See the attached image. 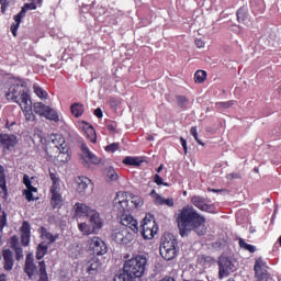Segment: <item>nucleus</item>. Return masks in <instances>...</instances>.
Returning <instances> with one entry per match:
<instances>
[{
	"label": "nucleus",
	"instance_id": "nucleus-1",
	"mask_svg": "<svg viewBox=\"0 0 281 281\" xmlns=\"http://www.w3.org/2000/svg\"><path fill=\"white\" fill-rule=\"evenodd\" d=\"M181 238H186L195 232L198 236H205V228L199 231L205 225V216L199 214L194 206L187 205L179 211L176 218Z\"/></svg>",
	"mask_w": 281,
	"mask_h": 281
},
{
	"label": "nucleus",
	"instance_id": "nucleus-2",
	"mask_svg": "<svg viewBox=\"0 0 281 281\" xmlns=\"http://www.w3.org/2000/svg\"><path fill=\"white\" fill-rule=\"evenodd\" d=\"M76 216H87L89 218L90 224L89 226L87 223H81L78 225L79 232L83 233L85 236H89L91 234H98L100 229H102V218L100 217V213L89 205L85 203H76L75 206Z\"/></svg>",
	"mask_w": 281,
	"mask_h": 281
},
{
	"label": "nucleus",
	"instance_id": "nucleus-3",
	"mask_svg": "<svg viewBox=\"0 0 281 281\" xmlns=\"http://www.w3.org/2000/svg\"><path fill=\"white\" fill-rule=\"evenodd\" d=\"M113 211L117 212L119 216H121V225H123V227L134 232V234L139 232L137 220L133 218L132 215L126 214V212H131V204H128V193L122 191L116 193L113 201Z\"/></svg>",
	"mask_w": 281,
	"mask_h": 281
},
{
	"label": "nucleus",
	"instance_id": "nucleus-4",
	"mask_svg": "<svg viewBox=\"0 0 281 281\" xmlns=\"http://www.w3.org/2000/svg\"><path fill=\"white\" fill-rule=\"evenodd\" d=\"M148 259L145 256L137 255L123 265V272L116 274L113 281H135V278H142L146 272Z\"/></svg>",
	"mask_w": 281,
	"mask_h": 281
},
{
	"label": "nucleus",
	"instance_id": "nucleus-5",
	"mask_svg": "<svg viewBox=\"0 0 281 281\" xmlns=\"http://www.w3.org/2000/svg\"><path fill=\"white\" fill-rule=\"evenodd\" d=\"M7 100H12L16 102L22 111H30V104H32V99H30V89L27 88V82L20 80L18 83L12 85L9 91L5 93Z\"/></svg>",
	"mask_w": 281,
	"mask_h": 281
},
{
	"label": "nucleus",
	"instance_id": "nucleus-6",
	"mask_svg": "<svg viewBox=\"0 0 281 281\" xmlns=\"http://www.w3.org/2000/svg\"><path fill=\"white\" fill-rule=\"evenodd\" d=\"M179 241L175 236L168 234L161 238L160 244V256L164 260L170 261L175 260L179 256Z\"/></svg>",
	"mask_w": 281,
	"mask_h": 281
},
{
	"label": "nucleus",
	"instance_id": "nucleus-7",
	"mask_svg": "<svg viewBox=\"0 0 281 281\" xmlns=\"http://www.w3.org/2000/svg\"><path fill=\"white\" fill-rule=\"evenodd\" d=\"M140 229H142V236L145 238V240H153L155 238V234L159 232V227L157 226V222H155V217L146 216L142 224H140Z\"/></svg>",
	"mask_w": 281,
	"mask_h": 281
},
{
	"label": "nucleus",
	"instance_id": "nucleus-8",
	"mask_svg": "<svg viewBox=\"0 0 281 281\" xmlns=\"http://www.w3.org/2000/svg\"><path fill=\"white\" fill-rule=\"evenodd\" d=\"M36 8H38L35 3L31 2V3H24V5L21 8V11L15 14L13 16V21L15 23L11 24V33L13 34V36L16 38L18 33L19 32V27L21 26V21H23V19H25V15L27 14L29 10H36Z\"/></svg>",
	"mask_w": 281,
	"mask_h": 281
},
{
	"label": "nucleus",
	"instance_id": "nucleus-9",
	"mask_svg": "<svg viewBox=\"0 0 281 281\" xmlns=\"http://www.w3.org/2000/svg\"><path fill=\"white\" fill-rule=\"evenodd\" d=\"M135 235L127 227L115 228L112 233V239L119 245H128L133 243Z\"/></svg>",
	"mask_w": 281,
	"mask_h": 281
},
{
	"label": "nucleus",
	"instance_id": "nucleus-10",
	"mask_svg": "<svg viewBox=\"0 0 281 281\" xmlns=\"http://www.w3.org/2000/svg\"><path fill=\"white\" fill-rule=\"evenodd\" d=\"M87 247L89 251H92L94 256H104V254L109 251V248L106 247L104 240H102V238L98 236L91 237L87 241Z\"/></svg>",
	"mask_w": 281,
	"mask_h": 281
},
{
	"label": "nucleus",
	"instance_id": "nucleus-11",
	"mask_svg": "<svg viewBox=\"0 0 281 281\" xmlns=\"http://www.w3.org/2000/svg\"><path fill=\"white\" fill-rule=\"evenodd\" d=\"M191 203L194 207H198L201 212H207L209 214H216V206L214 204H207V200L201 195H194L191 198Z\"/></svg>",
	"mask_w": 281,
	"mask_h": 281
},
{
	"label": "nucleus",
	"instance_id": "nucleus-12",
	"mask_svg": "<svg viewBox=\"0 0 281 281\" xmlns=\"http://www.w3.org/2000/svg\"><path fill=\"white\" fill-rule=\"evenodd\" d=\"M266 263L263 262L262 258H259L255 261L254 271L255 278L257 281H269L271 280V274L267 269H265Z\"/></svg>",
	"mask_w": 281,
	"mask_h": 281
},
{
	"label": "nucleus",
	"instance_id": "nucleus-13",
	"mask_svg": "<svg viewBox=\"0 0 281 281\" xmlns=\"http://www.w3.org/2000/svg\"><path fill=\"white\" fill-rule=\"evenodd\" d=\"M232 267L234 265L232 263V260H229L227 257H223L218 261V278L220 280H223V278L229 277V273H232Z\"/></svg>",
	"mask_w": 281,
	"mask_h": 281
},
{
	"label": "nucleus",
	"instance_id": "nucleus-14",
	"mask_svg": "<svg viewBox=\"0 0 281 281\" xmlns=\"http://www.w3.org/2000/svg\"><path fill=\"white\" fill-rule=\"evenodd\" d=\"M36 271H38V267H36V263L34 262V254L29 252L25 258L24 273L32 280V278L36 276Z\"/></svg>",
	"mask_w": 281,
	"mask_h": 281
},
{
	"label": "nucleus",
	"instance_id": "nucleus-15",
	"mask_svg": "<svg viewBox=\"0 0 281 281\" xmlns=\"http://www.w3.org/2000/svg\"><path fill=\"white\" fill-rule=\"evenodd\" d=\"M2 265L4 271H12L14 269V252L10 248L2 250Z\"/></svg>",
	"mask_w": 281,
	"mask_h": 281
},
{
	"label": "nucleus",
	"instance_id": "nucleus-16",
	"mask_svg": "<svg viewBox=\"0 0 281 281\" xmlns=\"http://www.w3.org/2000/svg\"><path fill=\"white\" fill-rule=\"evenodd\" d=\"M21 232V244L23 247H27L30 245V238H32V226L30 222L24 221L20 228Z\"/></svg>",
	"mask_w": 281,
	"mask_h": 281
},
{
	"label": "nucleus",
	"instance_id": "nucleus-17",
	"mask_svg": "<svg viewBox=\"0 0 281 281\" xmlns=\"http://www.w3.org/2000/svg\"><path fill=\"white\" fill-rule=\"evenodd\" d=\"M76 192L82 196L87 194V190H89V186H91V179L85 176H79L76 179Z\"/></svg>",
	"mask_w": 281,
	"mask_h": 281
},
{
	"label": "nucleus",
	"instance_id": "nucleus-18",
	"mask_svg": "<svg viewBox=\"0 0 281 281\" xmlns=\"http://www.w3.org/2000/svg\"><path fill=\"white\" fill-rule=\"evenodd\" d=\"M49 140L55 146L56 150H67V142L63 134H52Z\"/></svg>",
	"mask_w": 281,
	"mask_h": 281
},
{
	"label": "nucleus",
	"instance_id": "nucleus-19",
	"mask_svg": "<svg viewBox=\"0 0 281 281\" xmlns=\"http://www.w3.org/2000/svg\"><path fill=\"white\" fill-rule=\"evenodd\" d=\"M38 233L40 238H42V240H47L48 245H54V243H56L58 238H60L59 234L54 235L49 233L45 226L40 227Z\"/></svg>",
	"mask_w": 281,
	"mask_h": 281
},
{
	"label": "nucleus",
	"instance_id": "nucleus-20",
	"mask_svg": "<svg viewBox=\"0 0 281 281\" xmlns=\"http://www.w3.org/2000/svg\"><path fill=\"white\" fill-rule=\"evenodd\" d=\"M16 136L10 134H0V144L3 148L10 150V148H14L16 146Z\"/></svg>",
	"mask_w": 281,
	"mask_h": 281
},
{
	"label": "nucleus",
	"instance_id": "nucleus-21",
	"mask_svg": "<svg viewBox=\"0 0 281 281\" xmlns=\"http://www.w3.org/2000/svg\"><path fill=\"white\" fill-rule=\"evenodd\" d=\"M11 249L14 250L15 254V260L18 262H21V260H23V248L19 245V239L16 238V236L11 237Z\"/></svg>",
	"mask_w": 281,
	"mask_h": 281
},
{
	"label": "nucleus",
	"instance_id": "nucleus-22",
	"mask_svg": "<svg viewBox=\"0 0 281 281\" xmlns=\"http://www.w3.org/2000/svg\"><path fill=\"white\" fill-rule=\"evenodd\" d=\"M81 151L83 153L85 157L89 158L91 164H94L95 166H98V164H102V158H98L95 154L91 153L87 144H81Z\"/></svg>",
	"mask_w": 281,
	"mask_h": 281
},
{
	"label": "nucleus",
	"instance_id": "nucleus-23",
	"mask_svg": "<svg viewBox=\"0 0 281 281\" xmlns=\"http://www.w3.org/2000/svg\"><path fill=\"white\" fill-rule=\"evenodd\" d=\"M83 133L87 139H90L92 144H95V142H98V136L95 135V128L93 127V125L86 123V125L83 126Z\"/></svg>",
	"mask_w": 281,
	"mask_h": 281
},
{
	"label": "nucleus",
	"instance_id": "nucleus-24",
	"mask_svg": "<svg viewBox=\"0 0 281 281\" xmlns=\"http://www.w3.org/2000/svg\"><path fill=\"white\" fill-rule=\"evenodd\" d=\"M102 269V262L98 258H92L88 261V273H98Z\"/></svg>",
	"mask_w": 281,
	"mask_h": 281
},
{
	"label": "nucleus",
	"instance_id": "nucleus-25",
	"mask_svg": "<svg viewBox=\"0 0 281 281\" xmlns=\"http://www.w3.org/2000/svg\"><path fill=\"white\" fill-rule=\"evenodd\" d=\"M48 249H49V246H47V244H45V241L40 243L36 248V252H35L36 260H43V258H45V256H47Z\"/></svg>",
	"mask_w": 281,
	"mask_h": 281
},
{
	"label": "nucleus",
	"instance_id": "nucleus-26",
	"mask_svg": "<svg viewBox=\"0 0 281 281\" xmlns=\"http://www.w3.org/2000/svg\"><path fill=\"white\" fill-rule=\"evenodd\" d=\"M50 205L53 210H59L63 205V195L60 193H52Z\"/></svg>",
	"mask_w": 281,
	"mask_h": 281
},
{
	"label": "nucleus",
	"instance_id": "nucleus-27",
	"mask_svg": "<svg viewBox=\"0 0 281 281\" xmlns=\"http://www.w3.org/2000/svg\"><path fill=\"white\" fill-rule=\"evenodd\" d=\"M156 203L157 205H167V207H175V199L172 198L165 199L159 194H156Z\"/></svg>",
	"mask_w": 281,
	"mask_h": 281
},
{
	"label": "nucleus",
	"instance_id": "nucleus-28",
	"mask_svg": "<svg viewBox=\"0 0 281 281\" xmlns=\"http://www.w3.org/2000/svg\"><path fill=\"white\" fill-rule=\"evenodd\" d=\"M70 111L75 117H81L82 113H85V105L82 103H72Z\"/></svg>",
	"mask_w": 281,
	"mask_h": 281
},
{
	"label": "nucleus",
	"instance_id": "nucleus-29",
	"mask_svg": "<svg viewBox=\"0 0 281 281\" xmlns=\"http://www.w3.org/2000/svg\"><path fill=\"white\" fill-rule=\"evenodd\" d=\"M46 120H50V122H59L60 117L58 116V112L52 108H47L46 112L44 113V116Z\"/></svg>",
	"mask_w": 281,
	"mask_h": 281
},
{
	"label": "nucleus",
	"instance_id": "nucleus-30",
	"mask_svg": "<svg viewBox=\"0 0 281 281\" xmlns=\"http://www.w3.org/2000/svg\"><path fill=\"white\" fill-rule=\"evenodd\" d=\"M0 188L4 194H8V186L5 181V167L0 165Z\"/></svg>",
	"mask_w": 281,
	"mask_h": 281
},
{
	"label": "nucleus",
	"instance_id": "nucleus-31",
	"mask_svg": "<svg viewBox=\"0 0 281 281\" xmlns=\"http://www.w3.org/2000/svg\"><path fill=\"white\" fill-rule=\"evenodd\" d=\"M40 267V278L37 281H49V277L47 276V265L44 261L38 262Z\"/></svg>",
	"mask_w": 281,
	"mask_h": 281
},
{
	"label": "nucleus",
	"instance_id": "nucleus-32",
	"mask_svg": "<svg viewBox=\"0 0 281 281\" xmlns=\"http://www.w3.org/2000/svg\"><path fill=\"white\" fill-rule=\"evenodd\" d=\"M176 101L179 109H182V111H186V109H188V104L190 103V99L181 94L176 95Z\"/></svg>",
	"mask_w": 281,
	"mask_h": 281
},
{
	"label": "nucleus",
	"instance_id": "nucleus-33",
	"mask_svg": "<svg viewBox=\"0 0 281 281\" xmlns=\"http://www.w3.org/2000/svg\"><path fill=\"white\" fill-rule=\"evenodd\" d=\"M47 109H48V105H45L43 102H36L33 105V111H34V113H36V115L44 116Z\"/></svg>",
	"mask_w": 281,
	"mask_h": 281
},
{
	"label": "nucleus",
	"instance_id": "nucleus-34",
	"mask_svg": "<svg viewBox=\"0 0 281 281\" xmlns=\"http://www.w3.org/2000/svg\"><path fill=\"white\" fill-rule=\"evenodd\" d=\"M238 245H239L240 249H244V251H249V254H256V246H254L251 244H247V241H245V239L239 238Z\"/></svg>",
	"mask_w": 281,
	"mask_h": 281
},
{
	"label": "nucleus",
	"instance_id": "nucleus-35",
	"mask_svg": "<svg viewBox=\"0 0 281 281\" xmlns=\"http://www.w3.org/2000/svg\"><path fill=\"white\" fill-rule=\"evenodd\" d=\"M198 261L200 262V265H209V266H212L214 265V262H216V259L212 256H207V255H200L198 257Z\"/></svg>",
	"mask_w": 281,
	"mask_h": 281
},
{
	"label": "nucleus",
	"instance_id": "nucleus-36",
	"mask_svg": "<svg viewBox=\"0 0 281 281\" xmlns=\"http://www.w3.org/2000/svg\"><path fill=\"white\" fill-rule=\"evenodd\" d=\"M67 150H69L68 147H66V150H57V153H59L57 159L60 164H67L70 161L71 156H69V153H67Z\"/></svg>",
	"mask_w": 281,
	"mask_h": 281
},
{
	"label": "nucleus",
	"instance_id": "nucleus-37",
	"mask_svg": "<svg viewBox=\"0 0 281 281\" xmlns=\"http://www.w3.org/2000/svg\"><path fill=\"white\" fill-rule=\"evenodd\" d=\"M33 192H38V189L36 187H30V189H26L23 191V194L26 199V201L32 202V201H36V199L34 198Z\"/></svg>",
	"mask_w": 281,
	"mask_h": 281
},
{
	"label": "nucleus",
	"instance_id": "nucleus-38",
	"mask_svg": "<svg viewBox=\"0 0 281 281\" xmlns=\"http://www.w3.org/2000/svg\"><path fill=\"white\" fill-rule=\"evenodd\" d=\"M33 91L37 98H41L42 100H46L47 98V91L43 90L38 83L33 85Z\"/></svg>",
	"mask_w": 281,
	"mask_h": 281
},
{
	"label": "nucleus",
	"instance_id": "nucleus-39",
	"mask_svg": "<svg viewBox=\"0 0 281 281\" xmlns=\"http://www.w3.org/2000/svg\"><path fill=\"white\" fill-rule=\"evenodd\" d=\"M207 78V72L205 70H196L194 75V80L196 83L201 85L205 82Z\"/></svg>",
	"mask_w": 281,
	"mask_h": 281
},
{
	"label": "nucleus",
	"instance_id": "nucleus-40",
	"mask_svg": "<svg viewBox=\"0 0 281 281\" xmlns=\"http://www.w3.org/2000/svg\"><path fill=\"white\" fill-rule=\"evenodd\" d=\"M238 23H245L247 21V9L241 7L236 12Z\"/></svg>",
	"mask_w": 281,
	"mask_h": 281
},
{
	"label": "nucleus",
	"instance_id": "nucleus-41",
	"mask_svg": "<svg viewBox=\"0 0 281 281\" xmlns=\"http://www.w3.org/2000/svg\"><path fill=\"white\" fill-rule=\"evenodd\" d=\"M132 205H130L131 210H137V207H142L144 205V201L142 200V198L137 196V195H133L132 198Z\"/></svg>",
	"mask_w": 281,
	"mask_h": 281
},
{
	"label": "nucleus",
	"instance_id": "nucleus-42",
	"mask_svg": "<svg viewBox=\"0 0 281 281\" xmlns=\"http://www.w3.org/2000/svg\"><path fill=\"white\" fill-rule=\"evenodd\" d=\"M125 166H140V162L137 158L127 156L123 159Z\"/></svg>",
	"mask_w": 281,
	"mask_h": 281
},
{
	"label": "nucleus",
	"instance_id": "nucleus-43",
	"mask_svg": "<svg viewBox=\"0 0 281 281\" xmlns=\"http://www.w3.org/2000/svg\"><path fill=\"white\" fill-rule=\"evenodd\" d=\"M154 183H156V186H164L165 188H170V184L168 182H164V178H161V176H159V173L154 175Z\"/></svg>",
	"mask_w": 281,
	"mask_h": 281
},
{
	"label": "nucleus",
	"instance_id": "nucleus-44",
	"mask_svg": "<svg viewBox=\"0 0 281 281\" xmlns=\"http://www.w3.org/2000/svg\"><path fill=\"white\" fill-rule=\"evenodd\" d=\"M190 135H192V137L195 139V142L200 145V146H205V144H203V142H201V139H199V133L196 132V126H192L190 128Z\"/></svg>",
	"mask_w": 281,
	"mask_h": 281
},
{
	"label": "nucleus",
	"instance_id": "nucleus-45",
	"mask_svg": "<svg viewBox=\"0 0 281 281\" xmlns=\"http://www.w3.org/2000/svg\"><path fill=\"white\" fill-rule=\"evenodd\" d=\"M106 177L110 181H117V172H115V169H113V167H110L108 169Z\"/></svg>",
	"mask_w": 281,
	"mask_h": 281
},
{
	"label": "nucleus",
	"instance_id": "nucleus-46",
	"mask_svg": "<svg viewBox=\"0 0 281 281\" xmlns=\"http://www.w3.org/2000/svg\"><path fill=\"white\" fill-rule=\"evenodd\" d=\"M119 149H120V143H112V144L105 146L106 153H115Z\"/></svg>",
	"mask_w": 281,
	"mask_h": 281
},
{
	"label": "nucleus",
	"instance_id": "nucleus-47",
	"mask_svg": "<svg viewBox=\"0 0 281 281\" xmlns=\"http://www.w3.org/2000/svg\"><path fill=\"white\" fill-rule=\"evenodd\" d=\"M25 111V117L27 120V122H34V120L36 119V116H34V113H32V103L30 104V109L29 110H23Z\"/></svg>",
	"mask_w": 281,
	"mask_h": 281
},
{
	"label": "nucleus",
	"instance_id": "nucleus-48",
	"mask_svg": "<svg viewBox=\"0 0 281 281\" xmlns=\"http://www.w3.org/2000/svg\"><path fill=\"white\" fill-rule=\"evenodd\" d=\"M5 225H8V215L5 214V211H3L0 216V229H3Z\"/></svg>",
	"mask_w": 281,
	"mask_h": 281
},
{
	"label": "nucleus",
	"instance_id": "nucleus-49",
	"mask_svg": "<svg viewBox=\"0 0 281 281\" xmlns=\"http://www.w3.org/2000/svg\"><path fill=\"white\" fill-rule=\"evenodd\" d=\"M234 104H236L235 100L217 103V105L221 106L222 109H229L231 106H234Z\"/></svg>",
	"mask_w": 281,
	"mask_h": 281
},
{
	"label": "nucleus",
	"instance_id": "nucleus-50",
	"mask_svg": "<svg viewBox=\"0 0 281 281\" xmlns=\"http://www.w3.org/2000/svg\"><path fill=\"white\" fill-rule=\"evenodd\" d=\"M12 3V1L10 0H2L1 2V13L5 14V12H8V8L10 7V4Z\"/></svg>",
	"mask_w": 281,
	"mask_h": 281
},
{
	"label": "nucleus",
	"instance_id": "nucleus-51",
	"mask_svg": "<svg viewBox=\"0 0 281 281\" xmlns=\"http://www.w3.org/2000/svg\"><path fill=\"white\" fill-rule=\"evenodd\" d=\"M58 190H60V182H53L50 187V194L59 193Z\"/></svg>",
	"mask_w": 281,
	"mask_h": 281
},
{
	"label": "nucleus",
	"instance_id": "nucleus-52",
	"mask_svg": "<svg viewBox=\"0 0 281 281\" xmlns=\"http://www.w3.org/2000/svg\"><path fill=\"white\" fill-rule=\"evenodd\" d=\"M49 177H50L52 183H60V178H58L56 173L49 171Z\"/></svg>",
	"mask_w": 281,
	"mask_h": 281
},
{
	"label": "nucleus",
	"instance_id": "nucleus-53",
	"mask_svg": "<svg viewBox=\"0 0 281 281\" xmlns=\"http://www.w3.org/2000/svg\"><path fill=\"white\" fill-rule=\"evenodd\" d=\"M180 143L184 150V155H188V140H186V138H183V137H180Z\"/></svg>",
	"mask_w": 281,
	"mask_h": 281
},
{
	"label": "nucleus",
	"instance_id": "nucleus-54",
	"mask_svg": "<svg viewBox=\"0 0 281 281\" xmlns=\"http://www.w3.org/2000/svg\"><path fill=\"white\" fill-rule=\"evenodd\" d=\"M195 45H196V47H199V49H202V47H205V42H203V40H201V38H196Z\"/></svg>",
	"mask_w": 281,
	"mask_h": 281
},
{
	"label": "nucleus",
	"instance_id": "nucleus-55",
	"mask_svg": "<svg viewBox=\"0 0 281 281\" xmlns=\"http://www.w3.org/2000/svg\"><path fill=\"white\" fill-rule=\"evenodd\" d=\"M94 115H95V117H103V113H102V109H100V108H97L95 110H94Z\"/></svg>",
	"mask_w": 281,
	"mask_h": 281
},
{
	"label": "nucleus",
	"instance_id": "nucleus-56",
	"mask_svg": "<svg viewBox=\"0 0 281 281\" xmlns=\"http://www.w3.org/2000/svg\"><path fill=\"white\" fill-rule=\"evenodd\" d=\"M106 128L110 131V133H117L116 126L114 124H108Z\"/></svg>",
	"mask_w": 281,
	"mask_h": 281
},
{
	"label": "nucleus",
	"instance_id": "nucleus-57",
	"mask_svg": "<svg viewBox=\"0 0 281 281\" xmlns=\"http://www.w3.org/2000/svg\"><path fill=\"white\" fill-rule=\"evenodd\" d=\"M110 104L113 106V105L120 104V102L117 101V99L111 98V99H110Z\"/></svg>",
	"mask_w": 281,
	"mask_h": 281
},
{
	"label": "nucleus",
	"instance_id": "nucleus-58",
	"mask_svg": "<svg viewBox=\"0 0 281 281\" xmlns=\"http://www.w3.org/2000/svg\"><path fill=\"white\" fill-rule=\"evenodd\" d=\"M30 176L29 175H24V177H23V183H24V186H26V183H30Z\"/></svg>",
	"mask_w": 281,
	"mask_h": 281
},
{
	"label": "nucleus",
	"instance_id": "nucleus-59",
	"mask_svg": "<svg viewBox=\"0 0 281 281\" xmlns=\"http://www.w3.org/2000/svg\"><path fill=\"white\" fill-rule=\"evenodd\" d=\"M31 3H34L35 5H41L43 3V0H29Z\"/></svg>",
	"mask_w": 281,
	"mask_h": 281
},
{
	"label": "nucleus",
	"instance_id": "nucleus-60",
	"mask_svg": "<svg viewBox=\"0 0 281 281\" xmlns=\"http://www.w3.org/2000/svg\"><path fill=\"white\" fill-rule=\"evenodd\" d=\"M0 281H8V276H5V273H1Z\"/></svg>",
	"mask_w": 281,
	"mask_h": 281
},
{
	"label": "nucleus",
	"instance_id": "nucleus-61",
	"mask_svg": "<svg viewBox=\"0 0 281 281\" xmlns=\"http://www.w3.org/2000/svg\"><path fill=\"white\" fill-rule=\"evenodd\" d=\"M161 170H164V165H160L157 169H156V172H161Z\"/></svg>",
	"mask_w": 281,
	"mask_h": 281
},
{
	"label": "nucleus",
	"instance_id": "nucleus-62",
	"mask_svg": "<svg viewBox=\"0 0 281 281\" xmlns=\"http://www.w3.org/2000/svg\"><path fill=\"white\" fill-rule=\"evenodd\" d=\"M25 187H26V190H29L30 188H32V187H33V186H32V181H30L29 183H26Z\"/></svg>",
	"mask_w": 281,
	"mask_h": 281
},
{
	"label": "nucleus",
	"instance_id": "nucleus-63",
	"mask_svg": "<svg viewBox=\"0 0 281 281\" xmlns=\"http://www.w3.org/2000/svg\"><path fill=\"white\" fill-rule=\"evenodd\" d=\"M25 187H26V190H29L30 188H32V187H33V186H32V181H30L29 183H26Z\"/></svg>",
	"mask_w": 281,
	"mask_h": 281
},
{
	"label": "nucleus",
	"instance_id": "nucleus-64",
	"mask_svg": "<svg viewBox=\"0 0 281 281\" xmlns=\"http://www.w3.org/2000/svg\"><path fill=\"white\" fill-rule=\"evenodd\" d=\"M147 139H148V142H155V137L154 136H148Z\"/></svg>",
	"mask_w": 281,
	"mask_h": 281
}]
</instances>
